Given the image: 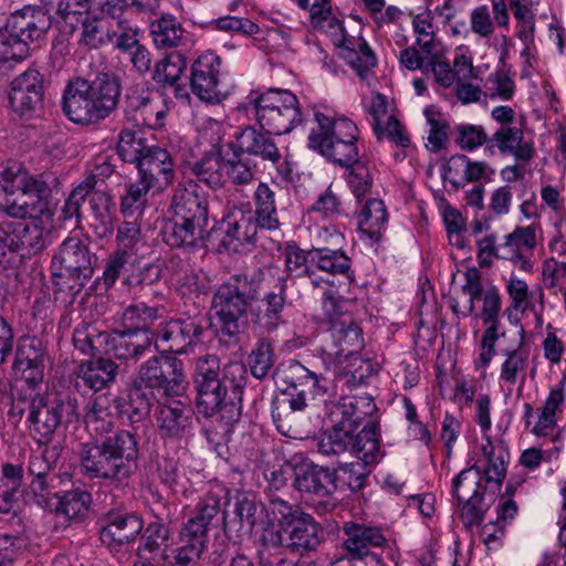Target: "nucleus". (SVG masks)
<instances>
[{"mask_svg":"<svg viewBox=\"0 0 566 566\" xmlns=\"http://www.w3.org/2000/svg\"><path fill=\"white\" fill-rule=\"evenodd\" d=\"M377 407L370 396H345L328 407L323 429L317 437V452L325 457L349 453L357 461L338 462L332 468L336 491L357 493L366 488L370 465L382 455L379 441V423L367 420Z\"/></svg>","mask_w":566,"mask_h":566,"instance_id":"f257e3e1","label":"nucleus"},{"mask_svg":"<svg viewBox=\"0 0 566 566\" xmlns=\"http://www.w3.org/2000/svg\"><path fill=\"white\" fill-rule=\"evenodd\" d=\"M286 291V277L268 286L262 272L231 275L212 296L211 310L218 319L219 335L229 343H238L249 326V311L258 326L274 332L284 323Z\"/></svg>","mask_w":566,"mask_h":566,"instance_id":"f03ea898","label":"nucleus"},{"mask_svg":"<svg viewBox=\"0 0 566 566\" xmlns=\"http://www.w3.org/2000/svg\"><path fill=\"white\" fill-rule=\"evenodd\" d=\"M247 381L245 365L230 361L221 366L216 355L200 356L193 373L198 411L206 418L219 416L227 426L239 421Z\"/></svg>","mask_w":566,"mask_h":566,"instance_id":"7ed1b4c3","label":"nucleus"},{"mask_svg":"<svg viewBox=\"0 0 566 566\" xmlns=\"http://www.w3.org/2000/svg\"><path fill=\"white\" fill-rule=\"evenodd\" d=\"M186 376L181 360L172 356H151L144 361L127 387V398L115 397L118 412L126 415L130 424L148 418L151 408L161 397H179L186 389Z\"/></svg>","mask_w":566,"mask_h":566,"instance_id":"20e7f679","label":"nucleus"},{"mask_svg":"<svg viewBox=\"0 0 566 566\" xmlns=\"http://www.w3.org/2000/svg\"><path fill=\"white\" fill-rule=\"evenodd\" d=\"M268 521L259 542L264 548H284L301 556L316 552L324 541V530L310 513L280 497L270 500Z\"/></svg>","mask_w":566,"mask_h":566,"instance_id":"39448f33","label":"nucleus"},{"mask_svg":"<svg viewBox=\"0 0 566 566\" xmlns=\"http://www.w3.org/2000/svg\"><path fill=\"white\" fill-rule=\"evenodd\" d=\"M120 95L122 81L114 72L102 71L93 77L77 76L64 88L62 109L75 124L96 125L117 109Z\"/></svg>","mask_w":566,"mask_h":566,"instance_id":"423d86ee","label":"nucleus"},{"mask_svg":"<svg viewBox=\"0 0 566 566\" xmlns=\"http://www.w3.org/2000/svg\"><path fill=\"white\" fill-rule=\"evenodd\" d=\"M139 442L130 430H117L111 436L85 443L80 459L90 479H102L115 484L124 483L136 470Z\"/></svg>","mask_w":566,"mask_h":566,"instance_id":"0eeeda50","label":"nucleus"},{"mask_svg":"<svg viewBox=\"0 0 566 566\" xmlns=\"http://www.w3.org/2000/svg\"><path fill=\"white\" fill-rule=\"evenodd\" d=\"M483 455L486 458V465L480 469L473 464L462 470L452 481V493L461 506L460 517L465 526L480 525L490 503L485 500L486 483H494L497 489L502 485L506 475V463L509 454L500 452L495 454L494 447L489 441L482 447Z\"/></svg>","mask_w":566,"mask_h":566,"instance_id":"6e6552de","label":"nucleus"},{"mask_svg":"<svg viewBox=\"0 0 566 566\" xmlns=\"http://www.w3.org/2000/svg\"><path fill=\"white\" fill-rule=\"evenodd\" d=\"M276 381L282 386L283 395L289 397L287 402L293 411H304L306 409H316L322 403L325 408L323 418L328 412V407L337 403L327 401L328 380L322 374L308 369L298 360L291 359L282 363L275 369Z\"/></svg>","mask_w":566,"mask_h":566,"instance_id":"1a4fd4ad","label":"nucleus"},{"mask_svg":"<svg viewBox=\"0 0 566 566\" xmlns=\"http://www.w3.org/2000/svg\"><path fill=\"white\" fill-rule=\"evenodd\" d=\"M52 20L42 7L25 6L11 13L0 27V57L22 60L30 45L42 40L51 29Z\"/></svg>","mask_w":566,"mask_h":566,"instance_id":"9d476101","label":"nucleus"},{"mask_svg":"<svg viewBox=\"0 0 566 566\" xmlns=\"http://www.w3.org/2000/svg\"><path fill=\"white\" fill-rule=\"evenodd\" d=\"M80 418L77 398L70 392L34 394L29 402L27 419L40 444L50 443L60 429Z\"/></svg>","mask_w":566,"mask_h":566,"instance_id":"9b49d317","label":"nucleus"},{"mask_svg":"<svg viewBox=\"0 0 566 566\" xmlns=\"http://www.w3.org/2000/svg\"><path fill=\"white\" fill-rule=\"evenodd\" d=\"M97 185L96 175L91 174L74 187L62 208V219L64 221L75 219V223L78 224L82 219V205L90 196L95 233L104 238L113 232L116 205L108 192L96 189Z\"/></svg>","mask_w":566,"mask_h":566,"instance_id":"f8f14e48","label":"nucleus"},{"mask_svg":"<svg viewBox=\"0 0 566 566\" xmlns=\"http://www.w3.org/2000/svg\"><path fill=\"white\" fill-rule=\"evenodd\" d=\"M59 187V179L52 172L40 175L28 174L15 199L4 201L8 216L15 219L40 218L51 220L52 192Z\"/></svg>","mask_w":566,"mask_h":566,"instance_id":"ddd939ff","label":"nucleus"},{"mask_svg":"<svg viewBox=\"0 0 566 566\" xmlns=\"http://www.w3.org/2000/svg\"><path fill=\"white\" fill-rule=\"evenodd\" d=\"M312 266L349 277L352 262L340 248H313L305 251L296 245L286 247L285 271L289 276L311 277L314 274Z\"/></svg>","mask_w":566,"mask_h":566,"instance_id":"4468645a","label":"nucleus"},{"mask_svg":"<svg viewBox=\"0 0 566 566\" xmlns=\"http://www.w3.org/2000/svg\"><path fill=\"white\" fill-rule=\"evenodd\" d=\"M323 310L329 321V333L334 342V355L348 357L357 354L364 347L363 329L344 307L346 302L337 297L333 291L324 293Z\"/></svg>","mask_w":566,"mask_h":566,"instance_id":"2eb2a0df","label":"nucleus"},{"mask_svg":"<svg viewBox=\"0 0 566 566\" xmlns=\"http://www.w3.org/2000/svg\"><path fill=\"white\" fill-rule=\"evenodd\" d=\"M206 326L207 319L201 312L192 315L182 313L166 323L159 336L160 342L170 353L187 354L197 344L202 343Z\"/></svg>","mask_w":566,"mask_h":566,"instance_id":"dca6fc26","label":"nucleus"},{"mask_svg":"<svg viewBox=\"0 0 566 566\" xmlns=\"http://www.w3.org/2000/svg\"><path fill=\"white\" fill-rule=\"evenodd\" d=\"M293 478V486L301 493L328 497L335 493L332 468L318 465L307 458L294 455L285 461Z\"/></svg>","mask_w":566,"mask_h":566,"instance_id":"f3484780","label":"nucleus"},{"mask_svg":"<svg viewBox=\"0 0 566 566\" xmlns=\"http://www.w3.org/2000/svg\"><path fill=\"white\" fill-rule=\"evenodd\" d=\"M97 256L90 251L88 243L77 237L65 239L60 245L59 252L53 258V266L60 264L70 275H75L78 282L70 286L74 292L82 291L94 273Z\"/></svg>","mask_w":566,"mask_h":566,"instance_id":"a211bd4d","label":"nucleus"},{"mask_svg":"<svg viewBox=\"0 0 566 566\" xmlns=\"http://www.w3.org/2000/svg\"><path fill=\"white\" fill-rule=\"evenodd\" d=\"M40 453H33L28 463V472L32 476L30 488L35 496L52 494L63 482L57 472V464L63 448L61 444H43Z\"/></svg>","mask_w":566,"mask_h":566,"instance_id":"6ab92c4d","label":"nucleus"},{"mask_svg":"<svg viewBox=\"0 0 566 566\" xmlns=\"http://www.w3.org/2000/svg\"><path fill=\"white\" fill-rule=\"evenodd\" d=\"M44 77L35 69H28L11 82L9 104L20 117H31L43 109Z\"/></svg>","mask_w":566,"mask_h":566,"instance_id":"aec40b11","label":"nucleus"},{"mask_svg":"<svg viewBox=\"0 0 566 566\" xmlns=\"http://www.w3.org/2000/svg\"><path fill=\"white\" fill-rule=\"evenodd\" d=\"M99 539L112 551L134 542L144 530V520L135 512L112 509L102 518Z\"/></svg>","mask_w":566,"mask_h":566,"instance_id":"412c9836","label":"nucleus"},{"mask_svg":"<svg viewBox=\"0 0 566 566\" xmlns=\"http://www.w3.org/2000/svg\"><path fill=\"white\" fill-rule=\"evenodd\" d=\"M221 61L212 53L200 55L191 66L190 88L202 102L219 104L228 95L219 81Z\"/></svg>","mask_w":566,"mask_h":566,"instance_id":"4be33fe9","label":"nucleus"},{"mask_svg":"<svg viewBox=\"0 0 566 566\" xmlns=\"http://www.w3.org/2000/svg\"><path fill=\"white\" fill-rule=\"evenodd\" d=\"M45 358L46 348L41 338L23 335L18 339L13 368L22 373L30 388L43 381Z\"/></svg>","mask_w":566,"mask_h":566,"instance_id":"5701e85b","label":"nucleus"},{"mask_svg":"<svg viewBox=\"0 0 566 566\" xmlns=\"http://www.w3.org/2000/svg\"><path fill=\"white\" fill-rule=\"evenodd\" d=\"M208 197L209 195L192 181L178 186L170 202L172 214L195 224L207 227L209 220Z\"/></svg>","mask_w":566,"mask_h":566,"instance_id":"b1692460","label":"nucleus"},{"mask_svg":"<svg viewBox=\"0 0 566 566\" xmlns=\"http://www.w3.org/2000/svg\"><path fill=\"white\" fill-rule=\"evenodd\" d=\"M340 531L344 549L357 559L369 555L373 548L385 547L388 542L379 526L364 522L346 521Z\"/></svg>","mask_w":566,"mask_h":566,"instance_id":"393cba45","label":"nucleus"},{"mask_svg":"<svg viewBox=\"0 0 566 566\" xmlns=\"http://www.w3.org/2000/svg\"><path fill=\"white\" fill-rule=\"evenodd\" d=\"M119 366L109 358L97 357L77 367L75 389L83 396L109 387L116 379Z\"/></svg>","mask_w":566,"mask_h":566,"instance_id":"a878e982","label":"nucleus"},{"mask_svg":"<svg viewBox=\"0 0 566 566\" xmlns=\"http://www.w3.org/2000/svg\"><path fill=\"white\" fill-rule=\"evenodd\" d=\"M263 507L256 503L251 494L237 491L233 496V517L222 513L221 522L228 538H241L254 528Z\"/></svg>","mask_w":566,"mask_h":566,"instance_id":"bb28decb","label":"nucleus"},{"mask_svg":"<svg viewBox=\"0 0 566 566\" xmlns=\"http://www.w3.org/2000/svg\"><path fill=\"white\" fill-rule=\"evenodd\" d=\"M155 334L151 331L125 328L109 333L111 350L122 360L136 363L150 353Z\"/></svg>","mask_w":566,"mask_h":566,"instance_id":"cd10ccee","label":"nucleus"},{"mask_svg":"<svg viewBox=\"0 0 566 566\" xmlns=\"http://www.w3.org/2000/svg\"><path fill=\"white\" fill-rule=\"evenodd\" d=\"M273 134L258 130L253 126H245L235 135L237 147L245 155L259 157L275 165L281 160L282 155L271 137Z\"/></svg>","mask_w":566,"mask_h":566,"instance_id":"c85d7f7f","label":"nucleus"},{"mask_svg":"<svg viewBox=\"0 0 566 566\" xmlns=\"http://www.w3.org/2000/svg\"><path fill=\"white\" fill-rule=\"evenodd\" d=\"M192 410L180 400L163 403L157 407L156 421L161 438H181L190 427Z\"/></svg>","mask_w":566,"mask_h":566,"instance_id":"c756f323","label":"nucleus"},{"mask_svg":"<svg viewBox=\"0 0 566 566\" xmlns=\"http://www.w3.org/2000/svg\"><path fill=\"white\" fill-rule=\"evenodd\" d=\"M497 148L501 154H511L516 160L528 163L535 155L531 142L524 139L523 129L516 126L500 127L489 142V149Z\"/></svg>","mask_w":566,"mask_h":566,"instance_id":"7c9ffc66","label":"nucleus"},{"mask_svg":"<svg viewBox=\"0 0 566 566\" xmlns=\"http://www.w3.org/2000/svg\"><path fill=\"white\" fill-rule=\"evenodd\" d=\"M136 168L139 176L155 185L159 182V178L163 179L165 185H168L175 176L174 157L167 149L159 146H150L136 165Z\"/></svg>","mask_w":566,"mask_h":566,"instance_id":"2f4dec72","label":"nucleus"},{"mask_svg":"<svg viewBox=\"0 0 566 566\" xmlns=\"http://www.w3.org/2000/svg\"><path fill=\"white\" fill-rule=\"evenodd\" d=\"M205 231L206 227L172 214L171 219L165 224L161 234L164 242L171 248L193 250L203 240Z\"/></svg>","mask_w":566,"mask_h":566,"instance_id":"473e14b6","label":"nucleus"},{"mask_svg":"<svg viewBox=\"0 0 566 566\" xmlns=\"http://www.w3.org/2000/svg\"><path fill=\"white\" fill-rule=\"evenodd\" d=\"M124 115L135 126L154 128L160 125L159 120L165 113L158 109L157 104L149 95L132 92L125 95Z\"/></svg>","mask_w":566,"mask_h":566,"instance_id":"72a5a7b5","label":"nucleus"},{"mask_svg":"<svg viewBox=\"0 0 566 566\" xmlns=\"http://www.w3.org/2000/svg\"><path fill=\"white\" fill-rule=\"evenodd\" d=\"M253 112L261 128L268 133H274V135L289 134L303 122L300 107L277 109L272 107Z\"/></svg>","mask_w":566,"mask_h":566,"instance_id":"f704fd0d","label":"nucleus"},{"mask_svg":"<svg viewBox=\"0 0 566 566\" xmlns=\"http://www.w3.org/2000/svg\"><path fill=\"white\" fill-rule=\"evenodd\" d=\"M308 147L317 150L322 156L342 167H349L350 164L358 160V148L356 142L353 140L310 136Z\"/></svg>","mask_w":566,"mask_h":566,"instance_id":"c9c22d12","label":"nucleus"},{"mask_svg":"<svg viewBox=\"0 0 566 566\" xmlns=\"http://www.w3.org/2000/svg\"><path fill=\"white\" fill-rule=\"evenodd\" d=\"M256 226L249 219L242 218L240 221L228 222L226 228L213 229L209 234L210 240H218L217 252L237 251L243 242H250L255 234Z\"/></svg>","mask_w":566,"mask_h":566,"instance_id":"e433bc0d","label":"nucleus"},{"mask_svg":"<svg viewBox=\"0 0 566 566\" xmlns=\"http://www.w3.org/2000/svg\"><path fill=\"white\" fill-rule=\"evenodd\" d=\"M54 497L59 500L55 512L63 515L69 521H82L88 512L92 502L90 492L81 489L60 492L55 490Z\"/></svg>","mask_w":566,"mask_h":566,"instance_id":"4c0bfd02","label":"nucleus"},{"mask_svg":"<svg viewBox=\"0 0 566 566\" xmlns=\"http://www.w3.org/2000/svg\"><path fill=\"white\" fill-rule=\"evenodd\" d=\"M113 19V14L104 6L103 9L93 1V10L80 22L82 34L80 43L87 49H98L104 44L105 22Z\"/></svg>","mask_w":566,"mask_h":566,"instance_id":"58836bf2","label":"nucleus"},{"mask_svg":"<svg viewBox=\"0 0 566 566\" xmlns=\"http://www.w3.org/2000/svg\"><path fill=\"white\" fill-rule=\"evenodd\" d=\"M190 172L198 181L206 184L211 189L221 188L224 184L223 160L214 151H207L193 163H188Z\"/></svg>","mask_w":566,"mask_h":566,"instance_id":"ea45409f","label":"nucleus"},{"mask_svg":"<svg viewBox=\"0 0 566 566\" xmlns=\"http://www.w3.org/2000/svg\"><path fill=\"white\" fill-rule=\"evenodd\" d=\"M15 221L20 256L36 254L45 248L44 229L40 224L44 220L29 218Z\"/></svg>","mask_w":566,"mask_h":566,"instance_id":"a19ab883","label":"nucleus"},{"mask_svg":"<svg viewBox=\"0 0 566 566\" xmlns=\"http://www.w3.org/2000/svg\"><path fill=\"white\" fill-rule=\"evenodd\" d=\"M169 537V528L161 520L150 522L140 536L137 556L140 560L149 562L167 546Z\"/></svg>","mask_w":566,"mask_h":566,"instance_id":"79ce46f5","label":"nucleus"},{"mask_svg":"<svg viewBox=\"0 0 566 566\" xmlns=\"http://www.w3.org/2000/svg\"><path fill=\"white\" fill-rule=\"evenodd\" d=\"M315 119L317 122V129H313L310 136L333 137V139L353 142L358 139V128L347 117L332 119L322 113H316Z\"/></svg>","mask_w":566,"mask_h":566,"instance_id":"37998d69","label":"nucleus"},{"mask_svg":"<svg viewBox=\"0 0 566 566\" xmlns=\"http://www.w3.org/2000/svg\"><path fill=\"white\" fill-rule=\"evenodd\" d=\"M387 221V211L382 200L368 199L358 214V228L373 241H379Z\"/></svg>","mask_w":566,"mask_h":566,"instance_id":"c03bdc74","label":"nucleus"},{"mask_svg":"<svg viewBox=\"0 0 566 566\" xmlns=\"http://www.w3.org/2000/svg\"><path fill=\"white\" fill-rule=\"evenodd\" d=\"M274 343L269 337L256 339L248 356V366L251 375L256 379H264L275 364Z\"/></svg>","mask_w":566,"mask_h":566,"instance_id":"a18cd8bd","label":"nucleus"},{"mask_svg":"<svg viewBox=\"0 0 566 566\" xmlns=\"http://www.w3.org/2000/svg\"><path fill=\"white\" fill-rule=\"evenodd\" d=\"M20 164L9 161L6 165H0V210L8 214V209L4 207V201L15 199V195L20 192L22 185L28 176Z\"/></svg>","mask_w":566,"mask_h":566,"instance_id":"49530a36","label":"nucleus"},{"mask_svg":"<svg viewBox=\"0 0 566 566\" xmlns=\"http://www.w3.org/2000/svg\"><path fill=\"white\" fill-rule=\"evenodd\" d=\"M255 214L256 227L268 230H276L280 227L274 192L266 185L261 182L255 190Z\"/></svg>","mask_w":566,"mask_h":566,"instance_id":"de8ad7c7","label":"nucleus"},{"mask_svg":"<svg viewBox=\"0 0 566 566\" xmlns=\"http://www.w3.org/2000/svg\"><path fill=\"white\" fill-rule=\"evenodd\" d=\"M154 43L159 49L176 48L180 42L184 30L171 14H163L150 24Z\"/></svg>","mask_w":566,"mask_h":566,"instance_id":"09e8293b","label":"nucleus"},{"mask_svg":"<svg viewBox=\"0 0 566 566\" xmlns=\"http://www.w3.org/2000/svg\"><path fill=\"white\" fill-rule=\"evenodd\" d=\"M241 153L239 147L234 149L233 157L223 160V168L229 180L235 186H244L255 179L258 166L253 160Z\"/></svg>","mask_w":566,"mask_h":566,"instance_id":"8fccbe9b","label":"nucleus"},{"mask_svg":"<svg viewBox=\"0 0 566 566\" xmlns=\"http://www.w3.org/2000/svg\"><path fill=\"white\" fill-rule=\"evenodd\" d=\"M187 67L186 57L179 52L168 53L156 63L153 80L158 84L174 86Z\"/></svg>","mask_w":566,"mask_h":566,"instance_id":"3c124183","label":"nucleus"},{"mask_svg":"<svg viewBox=\"0 0 566 566\" xmlns=\"http://www.w3.org/2000/svg\"><path fill=\"white\" fill-rule=\"evenodd\" d=\"M73 343L83 354L95 355L102 350L103 344L109 343V333L92 325H83L74 329Z\"/></svg>","mask_w":566,"mask_h":566,"instance_id":"603ef678","label":"nucleus"},{"mask_svg":"<svg viewBox=\"0 0 566 566\" xmlns=\"http://www.w3.org/2000/svg\"><path fill=\"white\" fill-rule=\"evenodd\" d=\"M149 147L135 130L123 129L118 136L117 154L125 163L137 165Z\"/></svg>","mask_w":566,"mask_h":566,"instance_id":"864d4df0","label":"nucleus"},{"mask_svg":"<svg viewBox=\"0 0 566 566\" xmlns=\"http://www.w3.org/2000/svg\"><path fill=\"white\" fill-rule=\"evenodd\" d=\"M20 256L15 221L0 222V268L13 266Z\"/></svg>","mask_w":566,"mask_h":566,"instance_id":"5fc2aeb1","label":"nucleus"},{"mask_svg":"<svg viewBox=\"0 0 566 566\" xmlns=\"http://www.w3.org/2000/svg\"><path fill=\"white\" fill-rule=\"evenodd\" d=\"M159 310L146 303L129 305L123 313V322L127 328L151 331V326L159 318Z\"/></svg>","mask_w":566,"mask_h":566,"instance_id":"6e6d98bb","label":"nucleus"},{"mask_svg":"<svg viewBox=\"0 0 566 566\" xmlns=\"http://www.w3.org/2000/svg\"><path fill=\"white\" fill-rule=\"evenodd\" d=\"M525 329L523 326L520 327V343L517 348L505 352V360L501 366V379L509 384H515L517 380L518 373L525 370L527 365V355L523 354L521 348L525 342Z\"/></svg>","mask_w":566,"mask_h":566,"instance_id":"4d7b16f0","label":"nucleus"},{"mask_svg":"<svg viewBox=\"0 0 566 566\" xmlns=\"http://www.w3.org/2000/svg\"><path fill=\"white\" fill-rule=\"evenodd\" d=\"M250 105L253 111L266 108H287L300 107L298 99L295 94L287 90L271 88L254 97Z\"/></svg>","mask_w":566,"mask_h":566,"instance_id":"13d9d810","label":"nucleus"},{"mask_svg":"<svg viewBox=\"0 0 566 566\" xmlns=\"http://www.w3.org/2000/svg\"><path fill=\"white\" fill-rule=\"evenodd\" d=\"M94 0H59L56 6V14L72 30L80 25L85 15L93 10Z\"/></svg>","mask_w":566,"mask_h":566,"instance_id":"bf43d9fd","label":"nucleus"},{"mask_svg":"<svg viewBox=\"0 0 566 566\" xmlns=\"http://www.w3.org/2000/svg\"><path fill=\"white\" fill-rule=\"evenodd\" d=\"M455 144L463 150H474L486 144L489 147L490 137L483 126L473 124H460L455 127Z\"/></svg>","mask_w":566,"mask_h":566,"instance_id":"052dcab7","label":"nucleus"},{"mask_svg":"<svg viewBox=\"0 0 566 566\" xmlns=\"http://www.w3.org/2000/svg\"><path fill=\"white\" fill-rule=\"evenodd\" d=\"M221 513V497L216 493H208L200 500L195 510V515L190 517L197 524H202L208 531Z\"/></svg>","mask_w":566,"mask_h":566,"instance_id":"680f3d73","label":"nucleus"},{"mask_svg":"<svg viewBox=\"0 0 566 566\" xmlns=\"http://www.w3.org/2000/svg\"><path fill=\"white\" fill-rule=\"evenodd\" d=\"M156 185L139 176V179L128 186L127 193L122 198V212L126 214L142 208L146 202L148 191Z\"/></svg>","mask_w":566,"mask_h":566,"instance_id":"e2e57ef3","label":"nucleus"},{"mask_svg":"<svg viewBox=\"0 0 566 566\" xmlns=\"http://www.w3.org/2000/svg\"><path fill=\"white\" fill-rule=\"evenodd\" d=\"M116 242L115 251L132 258L137 251L136 247L142 242L139 226L133 222L120 223L117 228Z\"/></svg>","mask_w":566,"mask_h":566,"instance_id":"0e129e2a","label":"nucleus"},{"mask_svg":"<svg viewBox=\"0 0 566 566\" xmlns=\"http://www.w3.org/2000/svg\"><path fill=\"white\" fill-rule=\"evenodd\" d=\"M348 168L350 169L348 184L355 197L360 200L361 197L369 192L373 186V178L370 176L369 169L364 163L359 160L350 164Z\"/></svg>","mask_w":566,"mask_h":566,"instance_id":"69168bd1","label":"nucleus"},{"mask_svg":"<svg viewBox=\"0 0 566 566\" xmlns=\"http://www.w3.org/2000/svg\"><path fill=\"white\" fill-rule=\"evenodd\" d=\"M469 158L463 154L451 156L443 166L442 178L449 180L455 190L464 186L462 179L465 175Z\"/></svg>","mask_w":566,"mask_h":566,"instance_id":"338daca9","label":"nucleus"},{"mask_svg":"<svg viewBox=\"0 0 566 566\" xmlns=\"http://www.w3.org/2000/svg\"><path fill=\"white\" fill-rule=\"evenodd\" d=\"M179 535L181 545L190 547L196 546L197 549L202 552L205 551L208 539V531L202 526V524H197L196 521H191L189 518L181 527Z\"/></svg>","mask_w":566,"mask_h":566,"instance_id":"774afa93","label":"nucleus"}]
</instances>
